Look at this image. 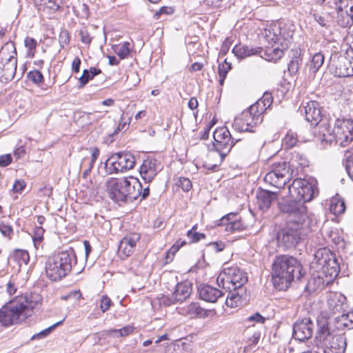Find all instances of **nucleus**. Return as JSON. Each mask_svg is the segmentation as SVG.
I'll use <instances>...</instances> for the list:
<instances>
[{"label":"nucleus","instance_id":"nucleus-61","mask_svg":"<svg viewBox=\"0 0 353 353\" xmlns=\"http://www.w3.org/2000/svg\"><path fill=\"white\" fill-rule=\"evenodd\" d=\"M341 7L350 10V14L353 19V0H341Z\"/></svg>","mask_w":353,"mask_h":353},{"label":"nucleus","instance_id":"nucleus-34","mask_svg":"<svg viewBox=\"0 0 353 353\" xmlns=\"http://www.w3.org/2000/svg\"><path fill=\"white\" fill-rule=\"evenodd\" d=\"M324 275L319 273L316 276H312L307 281L305 285V290L310 292H315L319 289H321L324 285Z\"/></svg>","mask_w":353,"mask_h":353},{"label":"nucleus","instance_id":"nucleus-35","mask_svg":"<svg viewBox=\"0 0 353 353\" xmlns=\"http://www.w3.org/2000/svg\"><path fill=\"white\" fill-rule=\"evenodd\" d=\"M284 54V51L279 48H268L265 50L263 55H261L262 58L267 61L276 62Z\"/></svg>","mask_w":353,"mask_h":353},{"label":"nucleus","instance_id":"nucleus-31","mask_svg":"<svg viewBox=\"0 0 353 353\" xmlns=\"http://www.w3.org/2000/svg\"><path fill=\"white\" fill-rule=\"evenodd\" d=\"M335 323L336 327L338 330L353 329V309L347 313H343L340 316L336 317Z\"/></svg>","mask_w":353,"mask_h":353},{"label":"nucleus","instance_id":"nucleus-23","mask_svg":"<svg viewBox=\"0 0 353 353\" xmlns=\"http://www.w3.org/2000/svg\"><path fill=\"white\" fill-rule=\"evenodd\" d=\"M259 208L262 210H267L270 208L272 202L278 199V194L265 190H260L256 194Z\"/></svg>","mask_w":353,"mask_h":353},{"label":"nucleus","instance_id":"nucleus-54","mask_svg":"<svg viewBox=\"0 0 353 353\" xmlns=\"http://www.w3.org/2000/svg\"><path fill=\"white\" fill-rule=\"evenodd\" d=\"M176 185L178 187L181 188V189L185 192H188L192 188L191 181L185 177H180L176 182Z\"/></svg>","mask_w":353,"mask_h":353},{"label":"nucleus","instance_id":"nucleus-26","mask_svg":"<svg viewBox=\"0 0 353 353\" xmlns=\"http://www.w3.org/2000/svg\"><path fill=\"white\" fill-rule=\"evenodd\" d=\"M335 9L337 12L336 22L339 26L342 28H350L353 25V19L350 14H347V9L341 8V0L336 3Z\"/></svg>","mask_w":353,"mask_h":353},{"label":"nucleus","instance_id":"nucleus-30","mask_svg":"<svg viewBox=\"0 0 353 353\" xmlns=\"http://www.w3.org/2000/svg\"><path fill=\"white\" fill-rule=\"evenodd\" d=\"M241 115L247 122V125H249L251 129L263 121L262 114L259 111L254 112L252 110V105L248 110L243 111Z\"/></svg>","mask_w":353,"mask_h":353},{"label":"nucleus","instance_id":"nucleus-32","mask_svg":"<svg viewBox=\"0 0 353 353\" xmlns=\"http://www.w3.org/2000/svg\"><path fill=\"white\" fill-rule=\"evenodd\" d=\"M272 103V94L270 93L265 92L260 99L252 105V110L254 112L259 111L263 114V113L271 105Z\"/></svg>","mask_w":353,"mask_h":353},{"label":"nucleus","instance_id":"nucleus-24","mask_svg":"<svg viewBox=\"0 0 353 353\" xmlns=\"http://www.w3.org/2000/svg\"><path fill=\"white\" fill-rule=\"evenodd\" d=\"M199 294L201 299L210 303H215L223 294L216 288L210 285H203L199 288Z\"/></svg>","mask_w":353,"mask_h":353},{"label":"nucleus","instance_id":"nucleus-22","mask_svg":"<svg viewBox=\"0 0 353 353\" xmlns=\"http://www.w3.org/2000/svg\"><path fill=\"white\" fill-rule=\"evenodd\" d=\"M232 52L237 59H243L252 55L261 54L263 52V48L261 47L239 43L234 46Z\"/></svg>","mask_w":353,"mask_h":353},{"label":"nucleus","instance_id":"nucleus-45","mask_svg":"<svg viewBox=\"0 0 353 353\" xmlns=\"http://www.w3.org/2000/svg\"><path fill=\"white\" fill-rule=\"evenodd\" d=\"M318 336L320 340H325L330 334V330L326 321H318Z\"/></svg>","mask_w":353,"mask_h":353},{"label":"nucleus","instance_id":"nucleus-25","mask_svg":"<svg viewBox=\"0 0 353 353\" xmlns=\"http://www.w3.org/2000/svg\"><path fill=\"white\" fill-rule=\"evenodd\" d=\"M128 183L130 185H127V201H133L140 196L142 190V184L135 177L130 176L128 178Z\"/></svg>","mask_w":353,"mask_h":353},{"label":"nucleus","instance_id":"nucleus-53","mask_svg":"<svg viewBox=\"0 0 353 353\" xmlns=\"http://www.w3.org/2000/svg\"><path fill=\"white\" fill-rule=\"evenodd\" d=\"M283 141L286 148H291L296 145L297 142V138L293 132H289L285 135Z\"/></svg>","mask_w":353,"mask_h":353},{"label":"nucleus","instance_id":"nucleus-60","mask_svg":"<svg viewBox=\"0 0 353 353\" xmlns=\"http://www.w3.org/2000/svg\"><path fill=\"white\" fill-rule=\"evenodd\" d=\"M12 156L10 154H7L0 156V167H6L12 163Z\"/></svg>","mask_w":353,"mask_h":353},{"label":"nucleus","instance_id":"nucleus-33","mask_svg":"<svg viewBox=\"0 0 353 353\" xmlns=\"http://www.w3.org/2000/svg\"><path fill=\"white\" fill-rule=\"evenodd\" d=\"M30 260V256L28 252L26 250H14L8 257V263L11 261L17 262L19 265V270L21 265L28 264Z\"/></svg>","mask_w":353,"mask_h":353},{"label":"nucleus","instance_id":"nucleus-3","mask_svg":"<svg viewBox=\"0 0 353 353\" xmlns=\"http://www.w3.org/2000/svg\"><path fill=\"white\" fill-rule=\"evenodd\" d=\"M37 305L26 296H18L0 309V323L4 327L22 323L32 315Z\"/></svg>","mask_w":353,"mask_h":353},{"label":"nucleus","instance_id":"nucleus-18","mask_svg":"<svg viewBox=\"0 0 353 353\" xmlns=\"http://www.w3.org/2000/svg\"><path fill=\"white\" fill-rule=\"evenodd\" d=\"M140 240V234L132 233L123 237L119 245V254L121 257L126 258L134 252L137 243Z\"/></svg>","mask_w":353,"mask_h":353},{"label":"nucleus","instance_id":"nucleus-55","mask_svg":"<svg viewBox=\"0 0 353 353\" xmlns=\"http://www.w3.org/2000/svg\"><path fill=\"white\" fill-rule=\"evenodd\" d=\"M44 232L45 230L42 227H35L32 236V239L35 245L38 243H40L43 240Z\"/></svg>","mask_w":353,"mask_h":353},{"label":"nucleus","instance_id":"nucleus-56","mask_svg":"<svg viewBox=\"0 0 353 353\" xmlns=\"http://www.w3.org/2000/svg\"><path fill=\"white\" fill-rule=\"evenodd\" d=\"M231 68V63H228L227 59H225L221 64L219 65V75L223 76V77H226L228 72L230 70Z\"/></svg>","mask_w":353,"mask_h":353},{"label":"nucleus","instance_id":"nucleus-41","mask_svg":"<svg viewBox=\"0 0 353 353\" xmlns=\"http://www.w3.org/2000/svg\"><path fill=\"white\" fill-rule=\"evenodd\" d=\"M247 122L241 114L239 117H236L232 123L234 129L238 132H253L249 125H247Z\"/></svg>","mask_w":353,"mask_h":353},{"label":"nucleus","instance_id":"nucleus-29","mask_svg":"<svg viewBox=\"0 0 353 353\" xmlns=\"http://www.w3.org/2000/svg\"><path fill=\"white\" fill-rule=\"evenodd\" d=\"M134 327L131 325L125 326L121 329H110L108 330H103L101 332L96 333L94 335L98 336V340L105 339L108 336H125L132 333Z\"/></svg>","mask_w":353,"mask_h":353},{"label":"nucleus","instance_id":"nucleus-12","mask_svg":"<svg viewBox=\"0 0 353 353\" xmlns=\"http://www.w3.org/2000/svg\"><path fill=\"white\" fill-rule=\"evenodd\" d=\"M134 165L135 157L126 152L114 153L105 163L107 172L110 174L125 172L134 168Z\"/></svg>","mask_w":353,"mask_h":353},{"label":"nucleus","instance_id":"nucleus-39","mask_svg":"<svg viewBox=\"0 0 353 353\" xmlns=\"http://www.w3.org/2000/svg\"><path fill=\"white\" fill-rule=\"evenodd\" d=\"M186 312L191 317L204 316L206 311L200 307L197 303H191L188 305Z\"/></svg>","mask_w":353,"mask_h":353},{"label":"nucleus","instance_id":"nucleus-50","mask_svg":"<svg viewBox=\"0 0 353 353\" xmlns=\"http://www.w3.org/2000/svg\"><path fill=\"white\" fill-rule=\"evenodd\" d=\"M130 43L124 42L120 47H119L116 50V53L117 55L121 59L126 58L130 52Z\"/></svg>","mask_w":353,"mask_h":353},{"label":"nucleus","instance_id":"nucleus-36","mask_svg":"<svg viewBox=\"0 0 353 353\" xmlns=\"http://www.w3.org/2000/svg\"><path fill=\"white\" fill-rule=\"evenodd\" d=\"M325 60V57L321 52L315 53L311 59L309 64V70L314 74L323 65Z\"/></svg>","mask_w":353,"mask_h":353},{"label":"nucleus","instance_id":"nucleus-9","mask_svg":"<svg viewBox=\"0 0 353 353\" xmlns=\"http://www.w3.org/2000/svg\"><path fill=\"white\" fill-rule=\"evenodd\" d=\"M278 206L281 212L288 214L286 223L290 221L293 223H310V220L307 215V208L299 200L294 199L284 200L279 202Z\"/></svg>","mask_w":353,"mask_h":353},{"label":"nucleus","instance_id":"nucleus-38","mask_svg":"<svg viewBox=\"0 0 353 353\" xmlns=\"http://www.w3.org/2000/svg\"><path fill=\"white\" fill-rule=\"evenodd\" d=\"M101 73V70L96 68H90V70H84L83 74L79 78L80 87H83L88 83L89 80L93 79L95 76Z\"/></svg>","mask_w":353,"mask_h":353},{"label":"nucleus","instance_id":"nucleus-47","mask_svg":"<svg viewBox=\"0 0 353 353\" xmlns=\"http://www.w3.org/2000/svg\"><path fill=\"white\" fill-rule=\"evenodd\" d=\"M24 44L28 49V55L33 57L34 55V50L38 45L37 41L32 37H26L24 39Z\"/></svg>","mask_w":353,"mask_h":353},{"label":"nucleus","instance_id":"nucleus-10","mask_svg":"<svg viewBox=\"0 0 353 353\" xmlns=\"http://www.w3.org/2000/svg\"><path fill=\"white\" fill-rule=\"evenodd\" d=\"M292 171L288 163L281 161L269 166L268 172L264 176L265 183L277 188H282L292 177Z\"/></svg>","mask_w":353,"mask_h":353},{"label":"nucleus","instance_id":"nucleus-1","mask_svg":"<svg viewBox=\"0 0 353 353\" xmlns=\"http://www.w3.org/2000/svg\"><path fill=\"white\" fill-rule=\"evenodd\" d=\"M272 282L278 290H286L294 281H301L305 271L296 259L290 255H280L272 263Z\"/></svg>","mask_w":353,"mask_h":353},{"label":"nucleus","instance_id":"nucleus-5","mask_svg":"<svg viewBox=\"0 0 353 353\" xmlns=\"http://www.w3.org/2000/svg\"><path fill=\"white\" fill-rule=\"evenodd\" d=\"M310 223H293L290 221L277 234L279 243L285 248H295L310 232Z\"/></svg>","mask_w":353,"mask_h":353},{"label":"nucleus","instance_id":"nucleus-37","mask_svg":"<svg viewBox=\"0 0 353 353\" xmlns=\"http://www.w3.org/2000/svg\"><path fill=\"white\" fill-rule=\"evenodd\" d=\"M330 210L334 215L343 214L345 210V201L339 198H333L330 201Z\"/></svg>","mask_w":353,"mask_h":353},{"label":"nucleus","instance_id":"nucleus-7","mask_svg":"<svg viewBox=\"0 0 353 353\" xmlns=\"http://www.w3.org/2000/svg\"><path fill=\"white\" fill-rule=\"evenodd\" d=\"M312 264L319 273L330 279L336 276L339 271L335 254L325 248L316 252Z\"/></svg>","mask_w":353,"mask_h":353},{"label":"nucleus","instance_id":"nucleus-42","mask_svg":"<svg viewBox=\"0 0 353 353\" xmlns=\"http://www.w3.org/2000/svg\"><path fill=\"white\" fill-rule=\"evenodd\" d=\"M302 63V59L300 57L298 51H296L294 57L288 63V71L291 74H295L297 73L299 65Z\"/></svg>","mask_w":353,"mask_h":353},{"label":"nucleus","instance_id":"nucleus-49","mask_svg":"<svg viewBox=\"0 0 353 353\" xmlns=\"http://www.w3.org/2000/svg\"><path fill=\"white\" fill-rule=\"evenodd\" d=\"M0 232L2 235L9 239H12L13 235V229L10 224L1 221L0 223Z\"/></svg>","mask_w":353,"mask_h":353},{"label":"nucleus","instance_id":"nucleus-63","mask_svg":"<svg viewBox=\"0 0 353 353\" xmlns=\"http://www.w3.org/2000/svg\"><path fill=\"white\" fill-rule=\"evenodd\" d=\"M26 153V147L23 145H18V147L14 151V156L17 159H19L23 157Z\"/></svg>","mask_w":353,"mask_h":353},{"label":"nucleus","instance_id":"nucleus-2","mask_svg":"<svg viewBox=\"0 0 353 353\" xmlns=\"http://www.w3.org/2000/svg\"><path fill=\"white\" fill-rule=\"evenodd\" d=\"M214 143V154H217L219 157V163H221L225 156L230 151L232 148L236 145L241 148L246 156L255 154L257 151L258 145L252 143L248 139H234L229 130L226 127H221L216 129L213 134Z\"/></svg>","mask_w":353,"mask_h":353},{"label":"nucleus","instance_id":"nucleus-6","mask_svg":"<svg viewBox=\"0 0 353 353\" xmlns=\"http://www.w3.org/2000/svg\"><path fill=\"white\" fill-rule=\"evenodd\" d=\"M317 185L318 183L313 177L296 179L289 186V193L292 198L304 203L319 194Z\"/></svg>","mask_w":353,"mask_h":353},{"label":"nucleus","instance_id":"nucleus-13","mask_svg":"<svg viewBox=\"0 0 353 353\" xmlns=\"http://www.w3.org/2000/svg\"><path fill=\"white\" fill-rule=\"evenodd\" d=\"M106 185L109 197L112 200L119 205L128 202L126 187L130 185L128 178H111L107 181Z\"/></svg>","mask_w":353,"mask_h":353},{"label":"nucleus","instance_id":"nucleus-57","mask_svg":"<svg viewBox=\"0 0 353 353\" xmlns=\"http://www.w3.org/2000/svg\"><path fill=\"white\" fill-rule=\"evenodd\" d=\"M81 36V41L85 44H90L92 42V37L90 36L89 32L85 27L82 28L79 30Z\"/></svg>","mask_w":353,"mask_h":353},{"label":"nucleus","instance_id":"nucleus-15","mask_svg":"<svg viewBox=\"0 0 353 353\" xmlns=\"http://www.w3.org/2000/svg\"><path fill=\"white\" fill-rule=\"evenodd\" d=\"M316 325L310 317L298 319L293 325L292 336L294 339L305 341L312 338Z\"/></svg>","mask_w":353,"mask_h":353},{"label":"nucleus","instance_id":"nucleus-17","mask_svg":"<svg viewBox=\"0 0 353 353\" xmlns=\"http://www.w3.org/2000/svg\"><path fill=\"white\" fill-rule=\"evenodd\" d=\"M160 163L154 158L148 157L145 159L139 170L143 181L148 183L152 181L159 171Z\"/></svg>","mask_w":353,"mask_h":353},{"label":"nucleus","instance_id":"nucleus-21","mask_svg":"<svg viewBox=\"0 0 353 353\" xmlns=\"http://www.w3.org/2000/svg\"><path fill=\"white\" fill-rule=\"evenodd\" d=\"M219 225H225V230L234 232L236 231H241L244 229V225L239 219L237 214L230 213L219 219Z\"/></svg>","mask_w":353,"mask_h":353},{"label":"nucleus","instance_id":"nucleus-44","mask_svg":"<svg viewBox=\"0 0 353 353\" xmlns=\"http://www.w3.org/2000/svg\"><path fill=\"white\" fill-rule=\"evenodd\" d=\"M347 347L346 338L343 335L337 336L330 347H335L339 352L345 353Z\"/></svg>","mask_w":353,"mask_h":353},{"label":"nucleus","instance_id":"nucleus-40","mask_svg":"<svg viewBox=\"0 0 353 353\" xmlns=\"http://www.w3.org/2000/svg\"><path fill=\"white\" fill-rule=\"evenodd\" d=\"M0 57H17V50L12 41L6 42L0 50Z\"/></svg>","mask_w":353,"mask_h":353},{"label":"nucleus","instance_id":"nucleus-64","mask_svg":"<svg viewBox=\"0 0 353 353\" xmlns=\"http://www.w3.org/2000/svg\"><path fill=\"white\" fill-rule=\"evenodd\" d=\"M314 19L322 27L327 26V20L325 17L319 14V13L314 12L312 14Z\"/></svg>","mask_w":353,"mask_h":353},{"label":"nucleus","instance_id":"nucleus-51","mask_svg":"<svg viewBox=\"0 0 353 353\" xmlns=\"http://www.w3.org/2000/svg\"><path fill=\"white\" fill-rule=\"evenodd\" d=\"M265 318L263 317L259 312H256L253 314L246 318L245 322L252 323V326L254 325V323L263 324L265 321Z\"/></svg>","mask_w":353,"mask_h":353},{"label":"nucleus","instance_id":"nucleus-59","mask_svg":"<svg viewBox=\"0 0 353 353\" xmlns=\"http://www.w3.org/2000/svg\"><path fill=\"white\" fill-rule=\"evenodd\" d=\"M173 12H174V10L172 8L163 6V7H161L159 9V10H158L155 12L154 17H155V19H158L160 18V16L161 14H171L173 13Z\"/></svg>","mask_w":353,"mask_h":353},{"label":"nucleus","instance_id":"nucleus-19","mask_svg":"<svg viewBox=\"0 0 353 353\" xmlns=\"http://www.w3.org/2000/svg\"><path fill=\"white\" fill-rule=\"evenodd\" d=\"M305 117L311 125L316 126L322 120V107L315 101H310L305 106Z\"/></svg>","mask_w":353,"mask_h":353},{"label":"nucleus","instance_id":"nucleus-27","mask_svg":"<svg viewBox=\"0 0 353 353\" xmlns=\"http://www.w3.org/2000/svg\"><path fill=\"white\" fill-rule=\"evenodd\" d=\"M90 150L91 152V158H83L81 163V168H85L82 175L83 179L87 178L99 156V150L97 148H90Z\"/></svg>","mask_w":353,"mask_h":353},{"label":"nucleus","instance_id":"nucleus-28","mask_svg":"<svg viewBox=\"0 0 353 353\" xmlns=\"http://www.w3.org/2000/svg\"><path fill=\"white\" fill-rule=\"evenodd\" d=\"M17 60L12 59L7 65L0 64V78L1 81H10L14 77Z\"/></svg>","mask_w":353,"mask_h":353},{"label":"nucleus","instance_id":"nucleus-4","mask_svg":"<svg viewBox=\"0 0 353 353\" xmlns=\"http://www.w3.org/2000/svg\"><path fill=\"white\" fill-rule=\"evenodd\" d=\"M77 263V256L72 248L59 252L48 257L46 262V274L53 281L61 280L72 271Z\"/></svg>","mask_w":353,"mask_h":353},{"label":"nucleus","instance_id":"nucleus-52","mask_svg":"<svg viewBox=\"0 0 353 353\" xmlns=\"http://www.w3.org/2000/svg\"><path fill=\"white\" fill-rule=\"evenodd\" d=\"M28 79L36 84H39L43 81L42 73L37 70H32L28 73Z\"/></svg>","mask_w":353,"mask_h":353},{"label":"nucleus","instance_id":"nucleus-8","mask_svg":"<svg viewBox=\"0 0 353 353\" xmlns=\"http://www.w3.org/2000/svg\"><path fill=\"white\" fill-rule=\"evenodd\" d=\"M327 133L330 137L325 138V134H323V141L332 142L334 141L341 146L345 147L353 141V120L352 119H336L332 130V134Z\"/></svg>","mask_w":353,"mask_h":353},{"label":"nucleus","instance_id":"nucleus-62","mask_svg":"<svg viewBox=\"0 0 353 353\" xmlns=\"http://www.w3.org/2000/svg\"><path fill=\"white\" fill-rule=\"evenodd\" d=\"M59 42L62 47L63 45H67L70 42V37L68 31L63 30L61 32L59 35Z\"/></svg>","mask_w":353,"mask_h":353},{"label":"nucleus","instance_id":"nucleus-11","mask_svg":"<svg viewBox=\"0 0 353 353\" xmlns=\"http://www.w3.org/2000/svg\"><path fill=\"white\" fill-rule=\"evenodd\" d=\"M248 281L247 274L238 266L225 268L217 278L219 286L229 290H236L242 287Z\"/></svg>","mask_w":353,"mask_h":353},{"label":"nucleus","instance_id":"nucleus-43","mask_svg":"<svg viewBox=\"0 0 353 353\" xmlns=\"http://www.w3.org/2000/svg\"><path fill=\"white\" fill-rule=\"evenodd\" d=\"M241 298L239 294L236 293L235 290L234 292L230 290V292L228 293L225 300L226 305L230 307H236L241 304Z\"/></svg>","mask_w":353,"mask_h":353},{"label":"nucleus","instance_id":"nucleus-48","mask_svg":"<svg viewBox=\"0 0 353 353\" xmlns=\"http://www.w3.org/2000/svg\"><path fill=\"white\" fill-rule=\"evenodd\" d=\"M196 228V225H194L192 229L190 230L187 233V236L190 239L192 243H196L201 239L205 238V234L199 233L195 231Z\"/></svg>","mask_w":353,"mask_h":353},{"label":"nucleus","instance_id":"nucleus-20","mask_svg":"<svg viewBox=\"0 0 353 353\" xmlns=\"http://www.w3.org/2000/svg\"><path fill=\"white\" fill-rule=\"evenodd\" d=\"M327 301L329 310L333 314L343 312L347 307V299L340 292H331Z\"/></svg>","mask_w":353,"mask_h":353},{"label":"nucleus","instance_id":"nucleus-46","mask_svg":"<svg viewBox=\"0 0 353 353\" xmlns=\"http://www.w3.org/2000/svg\"><path fill=\"white\" fill-rule=\"evenodd\" d=\"M63 320L60 321L50 327L41 331L40 332L35 334L31 338V340L40 339H43L48 336L58 325H61L63 323Z\"/></svg>","mask_w":353,"mask_h":353},{"label":"nucleus","instance_id":"nucleus-16","mask_svg":"<svg viewBox=\"0 0 353 353\" xmlns=\"http://www.w3.org/2000/svg\"><path fill=\"white\" fill-rule=\"evenodd\" d=\"M192 292L191 283L188 281L178 283L172 294L163 296L161 303L166 306H170L177 302H182L188 299Z\"/></svg>","mask_w":353,"mask_h":353},{"label":"nucleus","instance_id":"nucleus-58","mask_svg":"<svg viewBox=\"0 0 353 353\" xmlns=\"http://www.w3.org/2000/svg\"><path fill=\"white\" fill-rule=\"evenodd\" d=\"M112 304V302L109 297H108L106 295L102 296L101 299L100 308L103 312H107L110 309Z\"/></svg>","mask_w":353,"mask_h":353},{"label":"nucleus","instance_id":"nucleus-14","mask_svg":"<svg viewBox=\"0 0 353 353\" xmlns=\"http://www.w3.org/2000/svg\"><path fill=\"white\" fill-rule=\"evenodd\" d=\"M349 54L332 53L330 58L329 69L332 74L337 77H349Z\"/></svg>","mask_w":353,"mask_h":353}]
</instances>
